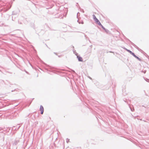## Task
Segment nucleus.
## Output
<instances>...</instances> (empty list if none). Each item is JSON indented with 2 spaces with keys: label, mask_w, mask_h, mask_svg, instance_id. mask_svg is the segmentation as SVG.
Segmentation results:
<instances>
[{
  "label": "nucleus",
  "mask_w": 149,
  "mask_h": 149,
  "mask_svg": "<svg viewBox=\"0 0 149 149\" xmlns=\"http://www.w3.org/2000/svg\"><path fill=\"white\" fill-rule=\"evenodd\" d=\"M124 49H125L128 52L130 53V54L132 55L135 58L137 59L139 61H141V59L138 57V56H136L131 51H130V50L124 48Z\"/></svg>",
  "instance_id": "nucleus-1"
},
{
  "label": "nucleus",
  "mask_w": 149,
  "mask_h": 149,
  "mask_svg": "<svg viewBox=\"0 0 149 149\" xmlns=\"http://www.w3.org/2000/svg\"><path fill=\"white\" fill-rule=\"evenodd\" d=\"M93 18L94 20L95 21L97 24H98L99 25H101V23L100 22L96 17L94 15H93Z\"/></svg>",
  "instance_id": "nucleus-2"
},
{
  "label": "nucleus",
  "mask_w": 149,
  "mask_h": 149,
  "mask_svg": "<svg viewBox=\"0 0 149 149\" xmlns=\"http://www.w3.org/2000/svg\"><path fill=\"white\" fill-rule=\"evenodd\" d=\"M40 110L41 111V114H43L44 112V108L42 105H40Z\"/></svg>",
  "instance_id": "nucleus-3"
},
{
  "label": "nucleus",
  "mask_w": 149,
  "mask_h": 149,
  "mask_svg": "<svg viewBox=\"0 0 149 149\" xmlns=\"http://www.w3.org/2000/svg\"><path fill=\"white\" fill-rule=\"evenodd\" d=\"M77 57L79 61L81 62L83 61L82 58L81 57L79 56H77Z\"/></svg>",
  "instance_id": "nucleus-4"
},
{
  "label": "nucleus",
  "mask_w": 149,
  "mask_h": 149,
  "mask_svg": "<svg viewBox=\"0 0 149 149\" xmlns=\"http://www.w3.org/2000/svg\"><path fill=\"white\" fill-rule=\"evenodd\" d=\"M19 142V140H16L13 143V144L15 145H16Z\"/></svg>",
  "instance_id": "nucleus-5"
},
{
  "label": "nucleus",
  "mask_w": 149,
  "mask_h": 149,
  "mask_svg": "<svg viewBox=\"0 0 149 149\" xmlns=\"http://www.w3.org/2000/svg\"><path fill=\"white\" fill-rule=\"evenodd\" d=\"M77 22H79V24H84V22L82 20H77Z\"/></svg>",
  "instance_id": "nucleus-6"
},
{
  "label": "nucleus",
  "mask_w": 149,
  "mask_h": 149,
  "mask_svg": "<svg viewBox=\"0 0 149 149\" xmlns=\"http://www.w3.org/2000/svg\"><path fill=\"white\" fill-rule=\"evenodd\" d=\"M134 47L136 48V49H137L139 51H140V50H141V49H139L136 45H134Z\"/></svg>",
  "instance_id": "nucleus-7"
},
{
  "label": "nucleus",
  "mask_w": 149,
  "mask_h": 149,
  "mask_svg": "<svg viewBox=\"0 0 149 149\" xmlns=\"http://www.w3.org/2000/svg\"><path fill=\"white\" fill-rule=\"evenodd\" d=\"M99 26H100L104 30H105V28L101 24V25H99Z\"/></svg>",
  "instance_id": "nucleus-8"
},
{
  "label": "nucleus",
  "mask_w": 149,
  "mask_h": 149,
  "mask_svg": "<svg viewBox=\"0 0 149 149\" xmlns=\"http://www.w3.org/2000/svg\"><path fill=\"white\" fill-rule=\"evenodd\" d=\"M107 33H108L109 32V30H108V29H105V30H104Z\"/></svg>",
  "instance_id": "nucleus-9"
},
{
  "label": "nucleus",
  "mask_w": 149,
  "mask_h": 149,
  "mask_svg": "<svg viewBox=\"0 0 149 149\" xmlns=\"http://www.w3.org/2000/svg\"><path fill=\"white\" fill-rule=\"evenodd\" d=\"M130 43L134 47V45H135V44H134L132 42H130Z\"/></svg>",
  "instance_id": "nucleus-10"
},
{
  "label": "nucleus",
  "mask_w": 149,
  "mask_h": 149,
  "mask_svg": "<svg viewBox=\"0 0 149 149\" xmlns=\"http://www.w3.org/2000/svg\"><path fill=\"white\" fill-rule=\"evenodd\" d=\"M69 141V139H66V142L67 143H68Z\"/></svg>",
  "instance_id": "nucleus-11"
},
{
  "label": "nucleus",
  "mask_w": 149,
  "mask_h": 149,
  "mask_svg": "<svg viewBox=\"0 0 149 149\" xmlns=\"http://www.w3.org/2000/svg\"><path fill=\"white\" fill-rule=\"evenodd\" d=\"M88 77V78H89L90 79H92V78H91V77Z\"/></svg>",
  "instance_id": "nucleus-12"
},
{
  "label": "nucleus",
  "mask_w": 149,
  "mask_h": 149,
  "mask_svg": "<svg viewBox=\"0 0 149 149\" xmlns=\"http://www.w3.org/2000/svg\"><path fill=\"white\" fill-rule=\"evenodd\" d=\"M82 11L83 12V13H84V10L83 9H82Z\"/></svg>",
  "instance_id": "nucleus-13"
},
{
  "label": "nucleus",
  "mask_w": 149,
  "mask_h": 149,
  "mask_svg": "<svg viewBox=\"0 0 149 149\" xmlns=\"http://www.w3.org/2000/svg\"><path fill=\"white\" fill-rule=\"evenodd\" d=\"M109 52H110V53H114V52H112L110 51Z\"/></svg>",
  "instance_id": "nucleus-14"
},
{
  "label": "nucleus",
  "mask_w": 149,
  "mask_h": 149,
  "mask_svg": "<svg viewBox=\"0 0 149 149\" xmlns=\"http://www.w3.org/2000/svg\"><path fill=\"white\" fill-rule=\"evenodd\" d=\"M72 71L74 72V73H75V71H74V70H72Z\"/></svg>",
  "instance_id": "nucleus-15"
},
{
  "label": "nucleus",
  "mask_w": 149,
  "mask_h": 149,
  "mask_svg": "<svg viewBox=\"0 0 149 149\" xmlns=\"http://www.w3.org/2000/svg\"><path fill=\"white\" fill-rule=\"evenodd\" d=\"M25 71V72H26V73H28V72H27V71Z\"/></svg>",
  "instance_id": "nucleus-16"
},
{
  "label": "nucleus",
  "mask_w": 149,
  "mask_h": 149,
  "mask_svg": "<svg viewBox=\"0 0 149 149\" xmlns=\"http://www.w3.org/2000/svg\"><path fill=\"white\" fill-rule=\"evenodd\" d=\"M20 126H19L18 127V128H19L20 127Z\"/></svg>",
  "instance_id": "nucleus-17"
},
{
  "label": "nucleus",
  "mask_w": 149,
  "mask_h": 149,
  "mask_svg": "<svg viewBox=\"0 0 149 149\" xmlns=\"http://www.w3.org/2000/svg\"><path fill=\"white\" fill-rule=\"evenodd\" d=\"M131 111H133V110L132 109H131Z\"/></svg>",
  "instance_id": "nucleus-18"
}]
</instances>
